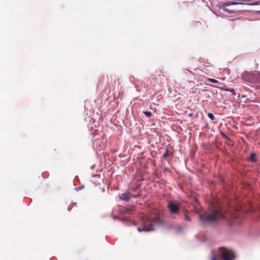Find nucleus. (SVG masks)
I'll use <instances>...</instances> for the list:
<instances>
[{
    "instance_id": "1",
    "label": "nucleus",
    "mask_w": 260,
    "mask_h": 260,
    "mask_svg": "<svg viewBox=\"0 0 260 260\" xmlns=\"http://www.w3.org/2000/svg\"><path fill=\"white\" fill-rule=\"evenodd\" d=\"M235 257L234 251L221 247L218 249L217 253L214 251H212L211 260H234Z\"/></svg>"
},
{
    "instance_id": "2",
    "label": "nucleus",
    "mask_w": 260,
    "mask_h": 260,
    "mask_svg": "<svg viewBox=\"0 0 260 260\" xmlns=\"http://www.w3.org/2000/svg\"><path fill=\"white\" fill-rule=\"evenodd\" d=\"M223 215L219 211L215 210L211 214L204 213L200 215L201 220L203 223L213 222L217 220L218 219L222 218Z\"/></svg>"
},
{
    "instance_id": "3",
    "label": "nucleus",
    "mask_w": 260,
    "mask_h": 260,
    "mask_svg": "<svg viewBox=\"0 0 260 260\" xmlns=\"http://www.w3.org/2000/svg\"><path fill=\"white\" fill-rule=\"evenodd\" d=\"M141 218L142 219L141 222L142 227L138 228L139 232H149L153 230V222L151 219L146 218L145 216H142Z\"/></svg>"
},
{
    "instance_id": "4",
    "label": "nucleus",
    "mask_w": 260,
    "mask_h": 260,
    "mask_svg": "<svg viewBox=\"0 0 260 260\" xmlns=\"http://www.w3.org/2000/svg\"><path fill=\"white\" fill-rule=\"evenodd\" d=\"M141 180H133L128 184V190L129 191L139 192L140 189Z\"/></svg>"
},
{
    "instance_id": "5",
    "label": "nucleus",
    "mask_w": 260,
    "mask_h": 260,
    "mask_svg": "<svg viewBox=\"0 0 260 260\" xmlns=\"http://www.w3.org/2000/svg\"><path fill=\"white\" fill-rule=\"evenodd\" d=\"M168 208L172 214H177L180 210V204L174 201H170Z\"/></svg>"
},
{
    "instance_id": "6",
    "label": "nucleus",
    "mask_w": 260,
    "mask_h": 260,
    "mask_svg": "<svg viewBox=\"0 0 260 260\" xmlns=\"http://www.w3.org/2000/svg\"><path fill=\"white\" fill-rule=\"evenodd\" d=\"M140 195L139 194H136L133 195L129 191H128L122 193L121 195H120L119 198L121 200L128 201L130 200V199L132 198H136L138 197Z\"/></svg>"
},
{
    "instance_id": "7",
    "label": "nucleus",
    "mask_w": 260,
    "mask_h": 260,
    "mask_svg": "<svg viewBox=\"0 0 260 260\" xmlns=\"http://www.w3.org/2000/svg\"><path fill=\"white\" fill-rule=\"evenodd\" d=\"M221 90H224L225 91H229L232 92L233 95H236V92L234 88H220Z\"/></svg>"
},
{
    "instance_id": "8",
    "label": "nucleus",
    "mask_w": 260,
    "mask_h": 260,
    "mask_svg": "<svg viewBox=\"0 0 260 260\" xmlns=\"http://www.w3.org/2000/svg\"><path fill=\"white\" fill-rule=\"evenodd\" d=\"M256 155L254 153H251L250 156V160L251 162H255L256 159H255Z\"/></svg>"
},
{
    "instance_id": "9",
    "label": "nucleus",
    "mask_w": 260,
    "mask_h": 260,
    "mask_svg": "<svg viewBox=\"0 0 260 260\" xmlns=\"http://www.w3.org/2000/svg\"><path fill=\"white\" fill-rule=\"evenodd\" d=\"M169 150L166 149L165 152L162 155V157L165 159H167L169 157Z\"/></svg>"
},
{
    "instance_id": "10",
    "label": "nucleus",
    "mask_w": 260,
    "mask_h": 260,
    "mask_svg": "<svg viewBox=\"0 0 260 260\" xmlns=\"http://www.w3.org/2000/svg\"><path fill=\"white\" fill-rule=\"evenodd\" d=\"M206 79L210 81V82H213V83H219V81L217 80H215L214 79H212V78H207Z\"/></svg>"
},
{
    "instance_id": "11",
    "label": "nucleus",
    "mask_w": 260,
    "mask_h": 260,
    "mask_svg": "<svg viewBox=\"0 0 260 260\" xmlns=\"http://www.w3.org/2000/svg\"><path fill=\"white\" fill-rule=\"evenodd\" d=\"M220 134L223 139L227 140H230V138H229L223 132H221Z\"/></svg>"
},
{
    "instance_id": "12",
    "label": "nucleus",
    "mask_w": 260,
    "mask_h": 260,
    "mask_svg": "<svg viewBox=\"0 0 260 260\" xmlns=\"http://www.w3.org/2000/svg\"><path fill=\"white\" fill-rule=\"evenodd\" d=\"M194 211L197 213H199L200 211V207L198 204L194 206Z\"/></svg>"
},
{
    "instance_id": "13",
    "label": "nucleus",
    "mask_w": 260,
    "mask_h": 260,
    "mask_svg": "<svg viewBox=\"0 0 260 260\" xmlns=\"http://www.w3.org/2000/svg\"><path fill=\"white\" fill-rule=\"evenodd\" d=\"M143 113L148 117H150L152 115V113L150 111H144Z\"/></svg>"
},
{
    "instance_id": "14",
    "label": "nucleus",
    "mask_w": 260,
    "mask_h": 260,
    "mask_svg": "<svg viewBox=\"0 0 260 260\" xmlns=\"http://www.w3.org/2000/svg\"><path fill=\"white\" fill-rule=\"evenodd\" d=\"M208 116L212 120H214L215 119L214 116L211 113H208Z\"/></svg>"
},
{
    "instance_id": "15",
    "label": "nucleus",
    "mask_w": 260,
    "mask_h": 260,
    "mask_svg": "<svg viewBox=\"0 0 260 260\" xmlns=\"http://www.w3.org/2000/svg\"><path fill=\"white\" fill-rule=\"evenodd\" d=\"M184 220L188 221H190V218L188 216V215L186 213L185 214Z\"/></svg>"
},
{
    "instance_id": "16",
    "label": "nucleus",
    "mask_w": 260,
    "mask_h": 260,
    "mask_svg": "<svg viewBox=\"0 0 260 260\" xmlns=\"http://www.w3.org/2000/svg\"><path fill=\"white\" fill-rule=\"evenodd\" d=\"M223 11L224 12H227L229 14H230V13H234V11H233L229 10L227 8H224V9H223Z\"/></svg>"
},
{
    "instance_id": "17",
    "label": "nucleus",
    "mask_w": 260,
    "mask_h": 260,
    "mask_svg": "<svg viewBox=\"0 0 260 260\" xmlns=\"http://www.w3.org/2000/svg\"><path fill=\"white\" fill-rule=\"evenodd\" d=\"M134 208L132 207L131 208L127 209L126 213L130 214L131 212L134 211Z\"/></svg>"
},
{
    "instance_id": "18",
    "label": "nucleus",
    "mask_w": 260,
    "mask_h": 260,
    "mask_svg": "<svg viewBox=\"0 0 260 260\" xmlns=\"http://www.w3.org/2000/svg\"><path fill=\"white\" fill-rule=\"evenodd\" d=\"M241 4L240 3H238V2H233V3H231L230 4H228L227 5H226V6H229L230 5H238V4Z\"/></svg>"
},
{
    "instance_id": "19",
    "label": "nucleus",
    "mask_w": 260,
    "mask_h": 260,
    "mask_svg": "<svg viewBox=\"0 0 260 260\" xmlns=\"http://www.w3.org/2000/svg\"><path fill=\"white\" fill-rule=\"evenodd\" d=\"M43 178H47L48 177V173L45 172L42 174Z\"/></svg>"
},
{
    "instance_id": "20",
    "label": "nucleus",
    "mask_w": 260,
    "mask_h": 260,
    "mask_svg": "<svg viewBox=\"0 0 260 260\" xmlns=\"http://www.w3.org/2000/svg\"><path fill=\"white\" fill-rule=\"evenodd\" d=\"M185 70L187 71L188 72H189L190 74H192V75H193V74H194V73H193L192 71H190V70H187V69H186Z\"/></svg>"
},
{
    "instance_id": "21",
    "label": "nucleus",
    "mask_w": 260,
    "mask_h": 260,
    "mask_svg": "<svg viewBox=\"0 0 260 260\" xmlns=\"http://www.w3.org/2000/svg\"><path fill=\"white\" fill-rule=\"evenodd\" d=\"M195 200H196V201L197 202V199H195Z\"/></svg>"
}]
</instances>
